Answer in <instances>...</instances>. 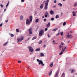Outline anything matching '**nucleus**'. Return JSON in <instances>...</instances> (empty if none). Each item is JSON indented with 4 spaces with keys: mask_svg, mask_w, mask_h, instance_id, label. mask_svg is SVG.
Wrapping results in <instances>:
<instances>
[{
    "mask_svg": "<svg viewBox=\"0 0 77 77\" xmlns=\"http://www.w3.org/2000/svg\"><path fill=\"white\" fill-rule=\"evenodd\" d=\"M49 2V0H47L46 2L45 3V6L44 9L47 10L48 9V3Z\"/></svg>",
    "mask_w": 77,
    "mask_h": 77,
    "instance_id": "nucleus-1",
    "label": "nucleus"
},
{
    "mask_svg": "<svg viewBox=\"0 0 77 77\" xmlns=\"http://www.w3.org/2000/svg\"><path fill=\"white\" fill-rule=\"evenodd\" d=\"M44 33V30L41 29V30L39 31V36H41L43 35V34Z\"/></svg>",
    "mask_w": 77,
    "mask_h": 77,
    "instance_id": "nucleus-2",
    "label": "nucleus"
},
{
    "mask_svg": "<svg viewBox=\"0 0 77 77\" xmlns=\"http://www.w3.org/2000/svg\"><path fill=\"white\" fill-rule=\"evenodd\" d=\"M29 50V51H30V52H31V53H32V52H33L34 51V50H33V49L32 47L31 46H29L28 47Z\"/></svg>",
    "mask_w": 77,
    "mask_h": 77,
    "instance_id": "nucleus-3",
    "label": "nucleus"
},
{
    "mask_svg": "<svg viewBox=\"0 0 77 77\" xmlns=\"http://www.w3.org/2000/svg\"><path fill=\"white\" fill-rule=\"evenodd\" d=\"M61 45H60L59 46V48H60V50H62V49H61V48H62V47H63V45H65V44H63V42H61Z\"/></svg>",
    "mask_w": 77,
    "mask_h": 77,
    "instance_id": "nucleus-4",
    "label": "nucleus"
},
{
    "mask_svg": "<svg viewBox=\"0 0 77 77\" xmlns=\"http://www.w3.org/2000/svg\"><path fill=\"white\" fill-rule=\"evenodd\" d=\"M33 28L32 27H30L28 30L29 33V34L31 35L32 34V30Z\"/></svg>",
    "mask_w": 77,
    "mask_h": 77,
    "instance_id": "nucleus-5",
    "label": "nucleus"
},
{
    "mask_svg": "<svg viewBox=\"0 0 77 77\" xmlns=\"http://www.w3.org/2000/svg\"><path fill=\"white\" fill-rule=\"evenodd\" d=\"M49 15V14H48V12H47V11H46L45 12V18H47L48 16Z\"/></svg>",
    "mask_w": 77,
    "mask_h": 77,
    "instance_id": "nucleus-6",
    "label": "nucleus"
},
{
    "mask_svg": "<svg viewBox=\"0 0 77 77\" xmlns=\"http://www.w3.org/2000/svg\"><path fill=\"white\" fill-rule=\"evenodd\" d=\"M37 61L38 62L39 65H41V64L42 63V62H43L42 60H39V59H37Z\"/></svg>",
    "mask_w": 77,
    "mask_h": 77,
    "instance_id": "nucleus-7",
    "label": "nucleus"
},
{
    "mask_svg": "<svg viewBox=\"0 0 77 77\" xmlns=\"http://www.w3.org/2000/svg\"><path fill=\"white\" fill-rule=\"evenodd\" d=\"M30 21V20H29V19H27L26 20V24H30V21Z\"/></svg>",
    "mask_w": 77,
    "mask_h": 77,
    "instance_id": "nucleus-8",
    "label": "nucleus"
},
{
    "mask_svg": "<svg viewBox=\"0 0 77 77\" xmlns=\"http://www.w3.org/2000/svg\"><path fill=\"white\" fill-rule=\"evenodd\" d=\"M59 71L58 70L56 72L55 77H57V76H58V74H59Z\"/></svg>",
    "mask_w": 77,
    "mask_h": 77,
    "instance_id": "nucleus-9",
    "label": "nucleus"
},
{
    "mask_svg": "<svg viewBox=\"0 0 77 77\" xmlns=\"http://www.w3.org/2000/svg\"><path fill=\"white\" fill-rule=\"evenodd\" d=\"M72 37V36L71 35H68L67 36H66V38H71Z\"/></svg>",
    "mask_w": 77,
    "mask_h": 77,
    "instance_id": "nucleus-10",
    "label": "nucleus"
},
{
    "mask_svg": "<svg viewBox=\"0 0 77 77\" xmlns=\"http://www.w3.org/2000/svg\"><path fill=\"white\" fill-rule=\"evenodd\" d=\"M29 20L31 22L32 21V20H33V17L32 16H30L29 17Z\"/></svg>",
    "mask_w": 77,
    "mask_h": 77,
    "instance_id": "nucleus-11",
    "label": "nucleus"
},
{
    "mask_svg": "<svg viewBox=\"0 0 77 77\" xmlns=\"http://www.w3.org/2000/svg\"><path fill=\"white\" fill-rule=\"evenodd\" d=\"M61 48H62V51H63V52H64V51H65V49H66V47H65L64 49H63V47Z\"/></svg>",
    "mask_w": 77,
    "mask_h": 77,
    "instance_id": "nucleus-12",
    "label": "nucleus"
},
{
    "mask_svg": "<svg viewBox=\"0 0 77 77\" xmlns=\"http://www.w3.org/2000/svg\"><path fill=\"white\" fill-rule=\"evenodd\" d=\"M17 43H18L19 42H21V41H23V39H17Z\"/></svg>",
    "mask_w": 77,
    "mask_h": 77,
    "instance_id": "nucleus-13",
    "label": "nucleus"
},
{
    "mask_svg": "<svg viewBox=\"0 0 77 77\" xmlns=\"http://www.w3.org/2000/svg\"><path fill=\"white\" fill-rule=\"evenodd\" d=\"M50 26V22H49L46 25V27L47 28H48Z\"/></svg>",
    "mask_w": 77,
    "mask_h": 77,
    "instance_id": "nucleus-14",
    "label": "nucleus"
},
{
    "mask_svg": "<svg viewBox=\"0 0 77 77\" xmlns=\"http://www.w3.org/2000/svg\"><path fill=\"white\" fill-rule=\"evenodd\" d=\"M50 13L51 15H53L54 14V11L53 10H51Z\"/></svg>",
    "mask_w": 77,
    "mask_h": 77,
    "instance_id": "nucleus-15",
    "label": "nucleus"
},
{
    "mask_svg": "<svg viewBox=\"0 0 77 77\" xmlns=\"http://www.w3.org/2000/svg\"><path fill=\"white\" fill-rule=\"evenodd\" d=\"M35 51H40V48H38L36 49L35 50Z\"/></svg>",
    "mask_w": 77,
    "mask_h": 77,
    "instance_id": "nucleus-16",
    "label": "nucleus"
},
{
    "mask_svg": "<svg viewBox=\"0 0 77 77\" xmlns=\"http://www.w3.org/2000/svg\"><path fill=\"white\" fill-rule=\"evenodd\" d=\"M65 73H64L63 72V73L61 77H65Z\"/></svg>",
    "mask_w": 77,
    "mask_h": 77,
    "instance_id": "nucleus-17",
    "label": "nucleus"
},
{
    "mask_svg": "<svg viewBox=\"0 0 77 77\" xmlns=\"http://www.w3.org/2000/svg\"><path fill=\"white\" fill-rule=\"evenodd\" d=\"M40 56L41 57H43V56H44V54L43 53H40Z\"/></svg>",
    "mask_w": 77,
    "mask_h": 77,
    "instance_id": "nucleus-18",
    "label": "nucleus"
},
{
    "mask_svg": "<svg viewBox=\"0 0 77 77\" xmlns=\"http://www.w3.org/2000/svg\"><path fill=\"white\" fill-rule=\"evenodd\" d=\"M44 7V5L43 4L41 5V6H40V9H42Z\"/></svg>",
    "mask_w": 77,
    "mask_h": 77,
    "instance_id": "nucleus-19",
    "label": "nucleus"
},
{
    "mask_svg": "<svg viewBox=\"0 0 77 77\" xmlns=\"http://www.w3.org/2000/svg\"><path fill=\"white\" fill-rule=\"evenodd\" d=\"M23 18V17L22 16H21L20 17V20H22Z\"/></svg>",
    "mask_w": 77,
    "mask_h": 77,
    "instance_id": "nucleus-20",
    "label": "nucleus"
},
{
    "mask_svg": "<svg viewBox=\"0 0 77 77\" xmlns=\"http://www.w3.org/2000/svg\"><path fill=\"white\" fill-rule=\"evenodd\" d=\"M53 63L52 62L50 64V66L51 67L53 66Z\"/></svg>",
    "mask_w": 77,
    "mask_h": 77,
    "instance_id": "nucleus-21",
    "label": "nucleus"
},
{
    "mask_svg": "<svg viewBox=\"0 0 77 77\" xmlns=\"http://www.w3.org/2000/svg\"><path fill=\"white\" fill-rule=\"evenodd\" d=\"M57 30V28H56L55 29H53L52 30V31H53V32H56V31Z\"/></svg>",
    "mask_w": 77,
    "mask_h": 77,
    "instance_id": "nucleus-22",
    "label": "nucleus"
},
{
    "mask_svg": "<svg viewBox=\"0 0 77 77\" xmlns=\"http://www.w3.org/2000/svg\"><path fill=\"white\" fill-rule=\"evenodd\" d=\"M58 6H60L61 7L62 6V4L61 3H59L58 4Z\"/></svg>",
    "mask_w": 77,
    "mask_h": 77,
    "instance_id": "nucleus-23",
    "label": "nucleus"
},
{
    "mask_svg": "<svg viewBox=\"0 0 77 77\" xmlns=\"http://www.w3.org/2000/svg\"><path fill=\"white\" fill-rule=\"evenodd\" d=\"M52 42H53V43L54 44H57V43H56L55 42V41L54 40H53V41Z\"/></svg>",
    "mask_w": 77,
    "mask_h": 77,
    "instance_id": "nucleus-24",
    "label": "nucleus"
},
{
    "mask_svg": "<svg viewBox=\"0 0 77 77\" xmlns=\"http://www.w3.org/2000/svg\"><path fill=\"white\" fill-rule=\"evenodd\" d=\"M77 6V2H75L74 4V6L75 7H76Z\"/></svg>",
    "mask_w": 77,
    "mask_h": 77,
    "instance_id": "nucleus-25",
    "label": "nucleus"
},
{
    "mask_svg": "<svg viewBox=\"0 0 77 77\" xmlns=\"http://www.w3.org/2000/svg\"><path fill=\"white\" fill-rule=\"evenodd\" d=\"M8 42H6L4 44L3 46H5V45H7V44H8Z\"/></svg>",
    "mask_w": 77,
    "mask_h": 77,
    "instance_id": "nucleus-26",
    "label": "nucleus"
},
{
    "mask_svg": "<svg viewBox=\"0 0 77 77\" xmlns=\"http://www.w3.org/2000/svg\"><path fill=\"white\" fill-rule=\"evenodd\" d=\"M42 41L40 40L39 41V42H38V44H42Z\"/></svg>",
    "mask_w": 77,
    "mask_h": 77,
    "instance_id": "nucleus-27",
    "label": "nucleus"
},
{
    "mask_svg": "<svg viewBox=\"0 0 77 77\" xmlns=\"http://www.w3.org/2000/svg\"><path fill=\"white\" fill-rule=\"evenodd\" d=\"M52 73V71H51L49 73V76H50L51 75V74Z\"/></svg>",
    "mask_w": 77,
    "mask_h": 77,
    "instance_id": "nucleus-28",
    "label": "nucleus"
},
{
    "mask_svg": "<svg viewBox=\"0 0 77 77\" xmlns=\"http://www.w3.org/2000/svg\"><path fill=\"white\" fill-rule=\"evenodd\" d=\"M73 13V16H75V12L74 11H73L72 12Z\"/></svg>",
    "mask_w": 77,
    "mask_h": 77,
    "instance_id": "nucleus-29",
    "label": "nucleus"
},
{
    "mask_svg": "<svg viewBox=\"0 0 77 77\" xmlns=\"http://www.w3.org/2000/svg\"><path fill=\"white\" fill-rule=\"evenodd\" d=\"M55 18H56V19H57V18H59V15H56V17H55Z\"/></svg>",
    "mask_w": 77,
    "mask_h": 77,
    "instance_id": "nucleus-30",
    "label": "nucleus"
},
{
    "mask_svg": "<svg viewBox=\"0 0 77 77\" xmlns=\"http://www.w3.org/2000/svg\"><path fill=\"white\" fill-rule=\"evenodd\" d=\"M39 21V19H37L35 20V23H38Z\"/></svg>",
    "mask_w": 77,
    "mask_h": 77,
    "instance_id": "nucleus-31",
    "label": "nucleus"
},
{
    "mask_svg": "<svg viewBox=\"0 0 77 77\" xmlns=\"http://www.w3.org/2000/svg\"><path fill=\"white\" fill-rule=\"evenodd\" d=\"M65 25H66V22H64L63 23V26H65Z\"/></svg>",
    "mask_w": 77,
    "mask_h": 77,
    "instance_id": "nucleus-32",
    "label": "nucleus"
},
{
    "mask_svg": "<svg viewBox=\"0 0 77 77\" xmlns=\"http://www.w3.org/2000/svg\"><path fill=\"white\" fill-rule=\"evenodd\" d=\"M60 32H58L57 34H56V36H58V35H60Z\"/></svg>",
    "mask_w": 77,
    "mask_h": 77,
    "instance_id": "nucleus-33",
    "label": "nucleus"
},
{
    "mask_svg": "<svg viewBox=\"0 0 77 77\" xmlns=\"http://www.w3.org/2000/svg\"><path fill=\"white\" fill-rule=\"evenodd\" d=\"M61 36H62L63 35V32H60Z\"/></svg>",
    "mask_w": 77,
    "mask_h": 77,
    "instance_id": "nucleus-34",
    "label": "nucleus"
},
{
    "mask_svg": "<svg viewBox=\"0 0 77 77\" xmlns=\"http://www.w3.org/2000/svg\"><path fill=\"white\" fill-rule=\"evenodd\" d=\"M16 31L17 32H19V29H16Z\"/></svg>",
    "mask_w": 77,
    "mask_h": 77,
    "instance_id": "nucleus-35",
    "label": "nucleus"
},
{
    "mask_svg": "<svg viewBox=\"0 0 77 77\" xmlns=\"http://www.w3.org/2000/svg\"><path fill=\"white\" fill-rule=\"evenodd\" d=\"M63 54V52L62 51H61V52L59 54L60 55H62V54Z\"/></svg>",
    "mask_w": 77,
    "mask_h": 77,
    "instance_id": "nucleus-36",
    "label": "nucleus"
},
{
    "mask_svg": "<svg viewBox=\"0 0 77 77\" xmlns=\"http://www.w3.org/2000/svg\"><path fill=\"white\" fill-rule=\"evenodd\" d=\"M0 6H1V8H3V5L2 4H1L0 5Z\"/></svg>",
    "mask_w": 77,
    "mask_h": 77,
    "instance_id": "nucleus-37",
    "label": "nucleus"
},
{
    "mask_svg": "<svg viewBox=\"0 0 77 77\" xmlns=\"http://www.w3.org/2000/svg\"><path fill=\"white\" fill-rule=\"evenodd\" d=\"M20 38V39H24V37H23V36H21Z\"/></svg>",
    "mask_w": 77,
    "mask_h": 77,
    "instance_id": "nucleus-38",
    "label": "nucleus"
},
{
    "mask_svg": "<svg viewBox=\"0 0 77 77\" xmlns=\"http://www.w3.org/2000/svg\"><path fill=\"white\" fill-rule=\"evenodd\" d=\"M11 37H13L14 36V35L13 34H11Z\"/></svg>",
    "mask_w": 77,
    "mask_h": 77,
    "instance_id": "nucleus-39",
    "label": "nucleus"
},
{
    "mask_svg": "<svg viewBox=\"0 0 77 77\" xmlns=\"http://www.w3.org/2000/svg\"><path fill=\"white\" fill-rule=\"evenodd\" d=\"M9 2H8V3L6 5L7 6H8V5H9Z\"/></svg>",
    "mask_w": 77,
    "mask_h": 77,
    "instance_id": "nucleus-40",
    "label": "nucleus"
},
{
    "mask_svg": "<svg viewBox=\"0 0 77 77\" xmlns=\"http://www.w3.org/2000/svg\"><path fill=\"white\" fill-rule=\"evenodd\" d=\"M51 21H53L54 20V18H51Z\"/></svg>",
    "mask_w": 77,
    "mask_h": 77,
    "instance_id": "nucleus-41",
    "label": "nucleus"
},
{
    "mask_svg": "<svg viewBox=\"0 0 77 77\" xmlns=\"http://www.w3.org/2000/svg\"><path fill=\"white\" fill-rule=\"evenodd\" d=\"M42 66H44V64L43 63V62L41 64Z\"/></svg>",
    "mask_w": 77,
    "mask_h": 77,
    "instance_id": "nucleus-42",
    "label": "nucleus"
},
{
    "mask_svg": "<svg viewBox=\"0 0 77 77\" xmlns=\"http://www.w3.org/2000/svg\"><path fill=\"white\" fill-rule=\"evenodd\" d=\"M48 30V28H46L45 29V31H47V30Z\"/></svg>",
    "mask_w": 77,
    "mask_h": 77,
    "instance_id": "nucleus-43",
    "label": "nucleus"
},
{
    "mask_svg": "<svg viewBox=\"0 0 77 77\" xmlns=\"http://www.w3.org/2000/svg\"><path fill=\"white\" fill-rule=\"evenodd\" d=\"M32 39H36V37L35 36V37H33V38H32Z\"/></svg>",
    "mask_w": 77,
    "mask_h": 77,
    "instance_id": "nucleus-44",
    "label": "nucleus"
},
{
    "mask_svg": "<svg viewBox=\"0 0 77 77\" xmlns=\"http://www.w3.org/2000/svg\"><path fill=\"white\" fill-rule=\"evenodd\" d=\"M3 26V23H2L0 24V27H2Z\"/></svg>",
    "mask_w": 77,
    "mask_h": 77,
    "instance_id": "nucleus-45",
    "label": "nucleus"
},
{
    "mask_svg": "<svg viewBox=\"0 0 77 77\" xmlns=\"http://www.w3.org/2000/svg\"><path fill=\"white\" fill-rule=\"evenodd\" d=\"M56 6V5H54V6H53V8H55Z\"/></svg>",
    "mask_w": 77,
    "mask_h": 77,
    "instance_id": "nucleus-46",
    "label": "nucleus"
},
{
    "mask_svg": "<svg viewBox=\"0 0 77 77\" xmlns=\"http://www.w3.org/2000/svg\"><path fill=\"white\" fill-rule=\"evenodd\" d=\"M39 26H37V27L36 30H38V29H39Z\"/></svg>",
    "mask_w": 77,
    "mask_h": 77,
    "instance_id": "nucleus-47",
    "label": "nucleus"
},
{
    "mask_svg": "<svg viewBox=\"0 0 77 77\" xmlns=\"http://www.w3.org/2000/svg\"><path fill=\"white\" fill-rule=\"evenodd\" d=\"M56 3V0H55L54 1V3Z\"/></svg>",
    "mask_w": 77,
    "mask_h": 77,
    "instance_id": "nucleus-48",
    "label": "nucleus"
},
{
    "mask_svg": "<svg viewBox=\"0 0 77 77\" xmlns=\"http://www.w3.org/2000/svg\"><path fill=\"white\" fill-rule=\"evenodd\" d=\"M46 47V45H44L43 46V47H44V48H45Z\"/></svg>",
    "mask_w": 77,
    "mask_h": 77,
    "instance_id": "nucleus-49",
    "label": "nucleus"
},
{
    "mask_svg": "<svg viewBox=\"0 0 77 77\" xmlns=\"http://www.w3.org/2000/svg\"><path fill=\"white\" fill-rule=\"evenodd\" d=\"M74 72V70H72L71 71L72 73H73V72Z\"/></svg>",
    "mask_w": 77,
    "mask_h": 77,
    "instance_id": "nucleus-50",
    "label": "nucleus"
},
{
    "mask_svg": "<svg viewBox=\"0 0 77 77\" xmlns=\"http://www.w3.org/2000/svg\"><path fill=\"white\" fill-rule=\"evenodd\" d=\"M21 2H24V0H21Z\"/></svg>",
    "mask_w": 77,
    "mask_h": 77,
    "instance_id": "nucleus-51",
    "label": "nucleus"
},
{
    "mask_svg": "<svg viewBox=\"0 0 77 77\" xmlns=\"http://www.w3.org/2000/svg\"><path fill=\"white\" fill-rule=\"evenodd\" d=\"M35 57H34L33 58V60H35Z\"/></svg>",
    "mask_w": 77,
    "mask_h": 77,
    "instance_id": "nucleus-52",
    "label": "nucleus"
},
{
    "mask_svg": "<svg viewBox=\"0 0 77 77\" xmlns=\"http://www.w3.org/2000/svg\"><path fill=\"white\" fill-rule=\"evenodd\" d=\"M46 20H47V19H44V21H46Z\"/></svg>",
    "mask_w": 77,
    "mask_h": 77,
    "instance_id": "nucleus-53",
    "label": "nucleus"
},
{
    "mask_svg": "<svg viewBox=\"0 0 77 77\" xmlns=\"http://www.w3.org/2000/svg\"><path fill=\"white\" fill-rule=\"evenodd\" d=\"M18 62L19 63H21V61H18Z\"/></svg>",
    "mask_w": 77,
    "mask_h": 77,
    "instance_id": "nucleus-54",
    "label": "nucleus"
},
{
    "mask_svg": "<svg viewBox=\"0 0 77 77\" xmlns=\"http://www.w3.org/2000/svg\"><path fill=\"white\" fill-rule=\"evenodd\" d=\"M29 39H28L27 40H26L25 41L26 42L27 41H29Z\"/></svg>",
    "mask_w": 77,
    "mask_h": 77,
    "instance_id": "nucleus-55",
    "label": "nucleus"
},
{
    "mask_svg": "<svg viewBox=\"0 0 77 77\" xmlns=\"http://www.w3.org/2000/svg\"><path fill=\"white\" fill-rule=\"evenodd\" d=\"M32 54H33V52H31V53H30V55H32Z\"/></svg>",
    "mask_w": 77,
    "mask_h": 77,
    "instance_id": "nucleus-56",
    "label": "nucleus"
},
{
    "mask_svg": "<svg viewBox=\"0 0 77 77\" xmlns=\"http://www.w3.org/2000/svg\"><path fill=\"white\" fill-rule=\"evenodd\" d=\"M48 38H50V36H49V34L48 35Z\"/></svg>",
    "mask_w": 77,
    "mask_h": 77,
    "instance_id": "nucleus-57",
    "label": "nucleus"
},
{
    "mask_svg": "<svg viewBox=\"0 0 77 77\" xmlns=\"http://www.w3.org/2000/svg\"><path fill=\"white\" fill-rule=\"evenodd\" d=\"M8 21V20H7L5 21V22L7 23Z\"/></svg>",
    "mask_w": 77,
    "mask_h": 77,
    "instance_id": "nucleus-58",
    "label": "nucleus"
},
{
    "mask_svg": "<svg viewBox=\"0 0 77 77\" xmlns=\"http://www.w3.org/2000/svg\"><path fill=\"white\" fill-rule=\"evenodd\" d=\"M61 14L62 15L63 14V13H62V12H61Z\"/></svg>",
    "mask_w": 77,
    "mask_h": 77,
    "instance_id": "nucleus-59",
    "label": "nucleus"
},
{
    "mask_svg": "<svg viewBox=\"0 0 77 77\" xmlns=\"http://www.w3.org/2000/svg\"><path fill=\"white\" fill-rule=\"evenodd\" d=\"M6 11V9L5 8V10H4V12H5V11Z\"/></svg>",
    "mask_w": 77,
    "mask_h": 77,
    "instance_id": "nucleus-60",
    "label": "nucleus"
},
{
    "mask_svg": "<svg viewBox=\"0 0 77 77\" xmlns=\"http://www.w3.org/2000/svg\"><path fill=\"white\" fill-rule=\"evenodd\" d=\"M42 17V18H44V16H43Z\"/></svg>",
    "mask_w": 77,
    "mask_h": 77,
    "instance_id": "nucleus-61",
    "label": "nucleus"
},
{
    "mask_svg": "<svg viewBox=\"0 0 77 77\" xmlns=\"http://www.w3.org/2000/svg\"><path fill=\"white\" fill-rule=\"evenodd\" d=\"M70 33H72V31H70Z\"/></svg>",
    "mask_w": 77,
    "mask_h": 77,
    "instance_id": "nucleus-62",
    "label": "nucleus"
},
{
    "mask_svg": "<svg viewBox=\"0 0 77 77\" xmlns=\"http://www.w3.org/2000/svg\"><path fill=\"white\" fill-rule=\"evenodd\" d=\"M58 32H60V30H59L58 31Z\"/></svg>",
    "mask_w": 77,
    "mask_h": 77,
    "instance_id": "nucleus-63",
    "label": "nucleus"
},
{
    "mask_svg": "<svg viewBox=\"0 0 77 77\" xmlns=\"http://www.w3.org/2000/svg\"><path fill=\"white\" fill-rule=\"evenodd\" d=\"M7 7H8V6H7V5H6V8H7Z\"/></svg>",
    "mask_w": 77,
    "mask_h": 77,
    "instance_id": "nucleus-64",
    "label": "nucleus"
}]
</instances>
